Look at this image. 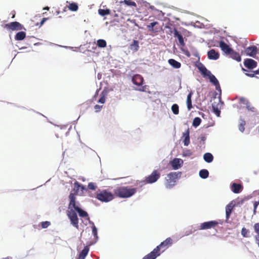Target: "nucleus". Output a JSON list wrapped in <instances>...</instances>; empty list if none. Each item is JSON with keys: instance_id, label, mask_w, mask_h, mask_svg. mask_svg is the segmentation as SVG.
Listing matches in <instances>:
<instances>
[{"instance_id": "12", "label": "nucleus", "mask_w": 259, "mask_h": 259, "mask_svg": "<svg viewBox=\"0 0 259 259\" xmlns=\"http://www.w3.org/2000/svg\"><path fill=\"white\" fill-rule=\"evenodd\" d=\"M120 4L122 8L125 9L126 7L129 6L132 9V11H134V9L137 8L136 3L132 0H124L120 2Z\"/></svg>"}, {"instance_id": "57", "label": "nucleus", "mask_w": 259, "mask_h": 259, "mask_svg": "<svg viewBox=\"0 0 259 259\" xmlns=\"http://www.w3.org/2000/svg\"><path fill=\"white\" fill-rule=\"evenodd\" d=\"M4 259H9L8 257L4 258Z\"/></svg>"}, {"instance_id": "45", "label": "nucleus", "mask_w": 259, "mask_h": 259, "mask_svg": "<svg viewBox=\"0 0 259 259\" xmlns=\"http://www.w3.org/2000/svg\"><path fill=\"white\" fill-rule=\"evenodd\" d=\"M92 233L95 237H97V229L95 227L94 224H93V226L92 227Z\"/></svg>"}, {"instance_id": "3", "label": "nucleus", "mask_w": 259, "mask_h": 259, "mask_svg": "<svg viewBox=\"0 0 259 259\" xmlns=\"http://www.w3.org/2000/svg\"><path fill=\"white\" fill-rule=\"evenodd\" d=\"M181 172H171L167 175L165 186L166 188H172L175 185L177 180L181 177Z\"/></svg>"}, {"instance_id": "46", "label": "nucleus", "mask_w": 259, "mask_h": 259, "mask_svg": "<svg viewBox=\"0 0 259 259\" xmlns=\"http://www.w3.org/2000/svg\"><path fill=\"white\" fill-rule=\"evenodd\" d=\"M213 112L217 115V116H220L221 111L217 107L214 106L212 107Z\"/></svg>"}, {"instance_id": "40", "label": "nucleus", "mask_w": 259, "mask_h": 259, "mask_svg": "<svg viewBox=\"0 0 259 259\" xmlns=\"http://www.w3.org/2000/svg\"><path fill=\"white\" fill-rule=\"evenodd\" d=\"M171 110L174 114H178L179 112V106L176 104L172 105Z\"/></svg>"}, {"instance_id": "38", "label": "nucleus", "mask_w": 259, "mask_h": 259, "mask_svg": "<svg viewBox=\"0 0 259 259\" xmlns=\"http://www.w3.org/2000/svg\"><path fill=\"white\" fill-rule=\"evenodd\" d=\"M107 96V93L102 92L101 94V97L98 101V102L100 103L104 104L105 102Z\"/></svg>"}, {"instance_id": "29", "label": "nucleus", "mask_w": 259, "mask_h": 259, "mask_svg": "<svg viewBox=\"0 0 259 259\" xmlns=\"http://www.w3.org/2000/svg\"><path fill=\"white\" fill-rule=\"evenodd\" d=\"M26 37V33L24 31H20L16 33L15 39L16 40H23Z\"/></svg>"}, {"instance_id": "13", "label": "nucleus", "mask_w": 259, "mask_h": 259, "mask_svg": "<svg viewBox=\"0 0 259 259\" xmlns=\"http://www.w3.org/2000/svg\"><path fill=\"white\" fill-rule=\"evenodd\" d=\"M197 67L201 75L204 77H208L211 74V72L208 70L201 63L198 65Z\"/></svg>"}, {"instance_id": "54", "label": "nucleus", "mask_w": 259, "mask_h": 259, "mask_svg": "<svg viewBox=\"0 0 259 259\" xmlns=\"http://www.w3.org/2000/svg\"><path fill=\"white\" fill-rule=\"evenodd\" d=\"M185 54L188 56V57H190V55L189 54V53L188 52H187V53H185Z\"/></svg>"}, {"instance_id": "18", "label": "nucleus", "mask_w": 259, "mask_h": 259, "mask_svg": "<svg viewBox=\"0 0 259 259\" xmlns=\"http://www.w3.org/2000/svg\"><path fill=\"white\" fill-rule=\"evenodd\" d=\"M243 189V187L241 184L233 183L231 186V189L234 193H239L241 192Z\"/></svg>"}, {"instance_id": "4", "label": "nucleus", "mask_w": 259, "mask_h": 259, "mask_svg": "<svg viewBox=\"0 0 259 259\" xmlns=\"http://www.w3.org/2000/svg\"><path fill=\"white\" fill-rule=\"evenodd\" d=\"M144 79L143 77L139 74H135L132 77L133 83L138 86V91L145 92L146 90V85H142Z\"/></svg>"}, {"instance_id": "14", "label": "nucleus", "mask_w": 259, "mask_h": 259, "mask_svg": "<svg viewBox=\"0 0 259 259\" xmlns=\"http://www.w3.org/2000/svg\"><path fill=\"white\" fill-rule=\"evenodd\" d=\"M235 206V202L234 201H232L229 203L226 207V218L227 220H228L230 217L232 211Z\"/></svg>"}, {"instance_id": "27", "label": "nucleus", "mask_w": 259, "mask_h": 259, "mask_svg": "<svg viewBox=\"0 0 259 259\" xmlns=\"http://www.w3.org/2000/svg\"><path fill=\"white\" fill-rule=\"evenodd\" d=\"M208 78H209L210 81L216 87L217 89H218V88H220L219 81L214 76V75L211 74Z\"/></svg>"}, {"instance_id": "48", "label": "nucleus", "mask_w": 259, "mask_h": 259, "mask_svg": "<svg viewBox=\"0 0 259 259\" xmlns=\"http://www.w3.org/2000/svg\"><path fill=\"white\" fill-rule=\"evenodd\" d=\"M102 108V106H100L98 105H96L94 107V108L97 112L99 111Z\"/></svg>"}, {"instance_id": "35", "label": "nucleus", "mask_w": 259, "mask_h": 259, "mask_svg": "<svg viewBox=\"0 0 259 259\" xmlns=\"http://www.w3.org/2000/svg\"><path fill=\"white\" fill-rule=\"evenodd\" d=\"M97 45L99 48H103L106 47L107 43L105 40L100 39L97 40Z\"/></svg>"}, {"instance_id": "6", "label": "nucleus", "mask_w": 259, "mask_h": 259, "mask_svg": "<svg viewBox=\"0 0 259 259\" xmlns=\"http://www.w3.org/2000/svg\"><path fill=\"white\" fill-rule=\"evenodd\" d=\"M67 215L69 219L71 224L76 228H78V219L73 208H68Z\"/></svg>"}, {"instance_id": "28", "label": "nucleus", "mask_w": 259, "mask_h": 259, "mask_svg": "<svg viewBox=\"0 0 259 259\" xmlns=\"http://www.w3.org/2000/svg\"><path fill=\"white\" fill-rule=\"evenodd\" d=\"M193 94L192 92H190L187 97V106L189 110H191L192 108L191 98Z\"/></svg>"}, {"instance_id": "52", "label": "nucleus", "mask_w": 259, "mask_h": 259, "mask_svg": "<svg viewBox=\"0 0 259 259\" xmlns=\"http://www.w3.org/2000/svg\"><path fill=\"white\" fill-rule=\"evenodd\" d=\"M244 200H245L244 199H241L240 200V201H239L238 203V204H242V203H243Z\"/></svg>"}, {"instance_id": "49", "label": "nucleus", "mask_w": 259, "mask_h": 259, "mask_svg": "<svg viewBox=\"0 0 259 259\" xmlns=\"http://www.w3.org/2000/svg\"><path fill=\"white\" fill-rule=\"evenodd\" d=\"M48 19H49L48 18H44L41 20V22H40V25H43V24H44V23H45V22H46V21Z\"/></svg>"}, {"instance_id": "44", "label": "nucleus", "mask_w": 259, "mask_h": 259, "mask_svg": "<svg viewBox=\"0 0 259 259\" xmlns=\"http://www.w3.org/2000/svg\"><path fill=\"white\" fill-rule=\"evenodd\" d=\"M88 187L90 190H95L97 188V186L96 184L94 183H89Z\"/></svg>"}, {"instance_id": "19", "label": "nucleus", "mask_w": 259, "mask_h": 259, "mask_svg": "<svg viewBox=\"0 0 259 259\" xmlns=\"http://www.w3.org/2000/svg\"><path fill=\"white\" fill-rule=\"evenodd\" d=\"M160 255L159 252L154 248L151 252L146 255L142 259H155Z\"/></svg>"}, {"instance_id": "1", "label": "nucleus", "mask_w": 259, "mask_h": 259, "mask_svg": "<svg viewBox=\"0 0 259 259\" xmlns=\"http://www.w3.org/2000/svg\"><path fill=\"white\" fill-rule=\"evenodd\" d=\"M136 192L137 189L136 188L120 187L115 190L114 194L120 198H128L134 195Z\"/></svg>"}, {"instance_id": "53", "label": "nucleus", "mask_w": 259, "mask_h": 259, "mask_svg": "<svg viewBox=\"0 0 259 259\" xmlns=\"http://www.w3.org/2000/svg\"><path fill=\"white\" fill-rule=\"evenodd\" d=\"M50 9V8L49 7H46L44 8V10H49Z\"/></svg>"}, {"instance_id": "41", "label": "nucleus", "mask_w": 259, "mask_h": 259, "mask_svg": "<svg viewBox=\"0 0 259 259\" xmlns=\"http://www.w3.org/2000/svg\"><path fill=\"white\" fill-rule=\"evenodd\" d=\"M241 235L243 237H249V231L244 227L242 228L241 229Z\"/></svg>"}, {"instance_id": "7", "label": "nucleus", "mask_w": 259, "mask_h": 259, "mask_svg": "<svg viewBox=\"0 0 259 259\" xmlns=\"http://www.w3.org/2000/svg\"><path fill=\"white\" fill-rule=\"evenodd\" d=\"M172 243V239L170 237H168L155 248L160 254L162 252H164L168 248L171 246Z\"/></svg>"}, {"instance_id": "51", "label": "nucleus", "mask_w": 259, "mask_h": 259, "mask_svg": "<svg viewBox=\"0 0 259 259\" xmlns=\"http://www.w3.org/2000/svg\"><path fill=\"white\" fill-rule=\"evenodd\" d=\"M253 72L254 73V75L255 74H259V69L258 70H255V71H253Z\"/></svg>"}, {"instance_id": "36", "label": "nucleus", "mask_w": 259, "mask_h": 259, "mask_svg": "<svg viewBox=\"0 0 259 259\" xmlns=\"http://www.w3.org/2000/svg\"><path fill=\"white\" fill-rule=\"evenodd\" d=\"M246 124V122L244 119H241L240 120V122L238 125L239 130L243 133L244 131L245 130V125Z\"/></svg>"}, {"instance_id": "24", "label": "nucleus", "mask_w": 259, "mask_h": 259, "mask_svg": "<svg viewBox=\"0 0 259 259\" xmlns=\"http://www.w3.org/2000/svg\"><path fill=\"white\" fill-rule=\"evenodd\" d=\"M229 56L230 58L237 61V62H240L241 60V56L239 53L234 51L233 50L231 51Z\"/></svg>"}, {"instance_id": "31", "label": "nucleus", "mask_w": 259, "mask_h": 259, "mask_svg": "<svg viewBox=\"0 0 259 259\" xmlns=\"http://www.w3.org/2000/svg\"><path fill=\"white\" fill-rule=\"evenodd\" d=\"M67 7L69 10L73 12L77 11L78 9V5L75 3H69Z\"/></svg>"}, {"instance_id": "23", "label": "nucleus", "mask_w": 259, "mask_h": 259, "mask_svg": "<svg viewBox=\"0 0 259 259\" xmlns=\"http://www.w3.org/2000/svg\"><path fill=\"white\" fill-rule=\"evenodd\" d=\"M181 162L183 163L182 160L179 158H175L171 162V165L174 169H177L181 167Z\"/></svg>"}, {"instance_id": "21", "label": "nucleus", "mask_w": 259, "mask_h": 259, "mask_svg": "<svg viewBox=\"0 0 259 259\" xmlns=\"http://www.w3.org/2000/svg\"><path fill=\"white\" fill-rule=\"evenodd\" d=\"M208 58L210 60H217L220 55L214 49H211L207 52Z\"/></svg>"}, {"instance_id": "39", "label": "nucleus", "mask_w": 259, "mask_h": 259, "mask_svg": "<svg viewBox=\"0 0 259 259\" xmlns=\"http://www.w3.org/2000/svg\"><path fill=\"white\" fill-rule=\"evenodd\" d=\"M201 122V119L199 117H195L194 118L192 125L194 127H197L200 125Z\"/></svg>"}, {"instance_id": "16", "label": "nucleus", "mask_w": 259, "mask_h": 259, "mask_svg": "<svg viewBox=\"0 0 259 259\" xmlns=\"http://www.w3.org/2000/svg\"><path fill=\"white\" fill-rule=\"evenodd\" d=\"M220 47L222 50L227 55H229L233 50L227 44L223 41L220 42Z\"/></svg>"}, {"instance_id": "25", "label": "nucleus", "mask_w": 259, "mask_h": 259, "mask_svg": "<svg viewBox=\"0 0 259 259\" xmlns=\"http://www.w3.org/2000/svg\"><path fill=\"white\" fill-rule=\"evenodd\" d=\"M168 62L171 66L176 69L180 68L181 66V64L179 62L173 59H169Z\"/></svg>"}, {"instance_id": "30", "label": "nucleus", "mask_w": 259, "mask_h": 259, "mask_svg": "<svg viewBox=\"0 0 259 259\" xmlns=\"http://www.w3.org/2000/svg\"><path fill=\"white\" fill-rule=\"evenodd\" d=\"M204 160L208 163H210L213 161V156L210 153H206L203 155Z\"/></svg>"}, {"instance_id": "2", "label": "nucleus", "mask_w": 259, "mask_h": 259, "mask_svg": "<svg viewBox=\"0 0 259 259\" xmlns=\"http://www.w3.org/2000/svg\"><path fill=\"white\" fill-rule=\"evenodd\" d=\"M76 194L70 193L69 195V203L68 208H73L75 211H77L79 215L82 218L88 217V213L76 205Z\"/></svg>"}, {"instance_id": "37", "label": "nucleus", "mask_w": 259, "mask_h": 259, "mask_svg": "<svg viewBox=\"0 0 259 259\" xmlns=\"http://www.w3.org/2000/svg\"><path fill=\"white\" fill-rule=\"evenodd\" d=\"M74 184V190L76 193L79 191V189H81V191H82L84 189L83 186L81 185L78 182H75Z\"/></svg>"}, {"instance_id": "33", "label": "nucleus", "mask_w": 259, "mask_h": 259, "mask_svg": "<svg viewBox=\"0 0 259 259\" xmlns=\"http://www.w3.org/2000/svg\"><path fill=\"white\" fill-rule=\"evenodd\" d=\"M111 11L109 9H99L98 10V14L101 16H105L106 15H108L110 14Z\"/></svg>"}, {"instance_id": "42", "label": "nucleus", "mask_w": 259, "mask_h": 259, "mask_svg": "<svg viewBox=\"0 0 259 259\" xmlns=\"http://www.w3.org/2000/svg\"><path fill=\"white\" fill-rule=\"evenodd\" d=\"M246 107L248 110L251 111L252 112H254L255 111V109L254 107L251 105V104L247 101L246 104Z\"/></svg>"}, {"instance_id": "11", "label": "nucleus", "mask_w": 259, "mask_h": 259, "mask_svg": "<svg viewBox=\"0 0 259 259\" xmlns=\"http://www.w3.org/2000/svg\"><path fill=\"white\" fill-rule=\"evenodd\" d=\"M4 27L11 30H19L23 29V26L18 22H12L6 24Z\"/></svg>"}, {"instance_id": "32", "label": "nucleus", "mask_w": 259, "mask_h": 259, "mask_svg": "<svg viewBox=\"0 0 259 259\" xmlns=\"http://www.w3.org/2000/svg\"><path fill=\"white\" fill-rule=\"evenodd\" d=\"M199 175L202 179H206L208 177L209 172L207 169H203L200 170Z\"/></svg>"}, {"instance_id": "9", "label": "nucleus", "mask_w": 259, "mask_h": 259, "mask_svg": "<svg viewBox=\"0 0 259 259\" xmlns=\"http://www.w3.org/2000/svg\"><path fill=\"white\" fill-rule=\"evenodd\" d=\"M219 222L217 221H211L201 223L199 226V230H207L215 228L218 227Z\"/></svg>"}, {"instance_id": "47", "label": "nucleus", "mask_w": 259, "mask_h": 259, "mask_svg": "<svg viewBox=\"0 0 259 259\" xmlns=\"http://www.w3.org/2000/svg\"><path fill=\"white\" fill-rule=\"evenodd\" d=\"M259 205V200L257 201H255L253 203V206H254V213L255 214V212H256V208H257V206Z\"/></svg>"}, {"instance_id": "55", "label": "nucleus", "mask_w": 259, "mask_h": 259, "mask_svg": "<svg viewBox=\"0 0 259 259\" xmlns=\"http://www.w3.org/2000/svg\"><path fill=\"white\" fill-rule=\"evenodd\" d=\"M205 140V137H202V140L204 141Z\"/></svg>"}, {"instance_id": "8", "label": "nucleus", "mask_w": 259, "mask_h": 259, "mask_svg": "<svg viewBox=\"0 0 259 259\" xmlns=\"http://www.w3.org/2000/svg\"><path fill=\"white\" fill-rule=\"evenodd\" d=\"M160 177V173L157 170H154L150 175L145 178V182L147 184L156 182Z\"/></svg>"}, {"instance_id": "26", "label": "nucleus", "mask_w": 259, "mask_h": 259, "mask_svg": "<svg viewBox=\"0 0 259 259\" xmlns=\"http://www.w3.org/2000/svg\"><path fill=\"white\" fill-rule=\"evenodd\" d=\"M89 251V247L87 246H85L83 250L80 252L78 259H85V257L88 254Z\"/></svg>"}, {"instance_id": "20", "label": "nucleus", "mask_w": 259, "mask_h": 259, "mask_svg": "<svg viewBox=\"0 0 259 259\" xmlns=\"http://www.w3.org/2000/svg\"><path fill=\"white\" fill-rule=\"evenodd\" d=\"M190 131L189 129L188 128L186 131L183 134L182 138H183V142L184 145L186 146H187L190 144Z\"/></svg>"}, {"instance_id": "15", "label": "nucleus", "mask_w": 259, "mask_h": 259, "mask_svg": "<svg viewBox=\"0 0 259 259\" xmlns=\"http://www.w3.org/2000/svg\"><path fill=\"white\" fill-rule=\"evenodd\" d=\"M244 66L248 69H253L257 66V62L253 59H247L244 62Z\"/></svg>"}, {"instance_id": "5", "label": "nucleus", "mask_w": 259, "mask_h": 259, "mask_svg": "<svg viewBox=\"0 0 259 259\" xmlns=\"http://www.w3.org/2000/svg\"><path fill=\"white\" fill-rule=\"evenodd\" d=\"M96 198L101 201L108 202L113 199V195L110 192L104 190L98 193Z\"/></svg>"}, {"instance_id": "43", "label": "nucleus", "mask_w": 259, "mask_h": 259, "mask_svg": "<svg viewBox=\"0 0 259 259\" xmlns=\"http://www.w3.org/2000/svg\"><path fill=\"white\" fill-rule=\"evenodd\" d=\"M40 225L41 228L45 229L48 228L51 225V223L49 221H45L41 222Z\"/></svg>"}, {"instance_id": "17", "label": "nucleus", "mask_w": 259, "mask_h": 259, "mask_svg": "<svg viewBox=\"0 0 259 259\" xmlns=\"http://www.w3.org/2000/svg\"><path fill=\"white\" fill-rule=\"evenodd\" d=\"M245 52L247 55L254 57L257 54V48L254 46L249 47L246 49Z\"/></svg>"}, {"instance_id": "56", "label": "nucleus", "mask_w": 259, "mask_h": 259, "mask_svg": "<svg viewBox=\"0 0 259 259\" xmlns=\"http://www.w3.org/2000/svg\"><path fill=\"white\" fill-rule=\"evenodd\" d=\"M240 101H245V100L244 99H240Z\"/></svg>"}, {"instance_id": "22", "label": "nucleus", "mask_w": 259, "mask_h": 259, "mask_svg": "<svg viewBox=\"0 0 259 259\" xmlns=\"http://www.w3.org/2000/svg\"><path fill=\"white\" fill-rule=\"evenodd\" d=\"M174 37L178 38L180 45L182 47H184L185 44L184 42L183 37L181 34H180L177 29H174Z\"/></svg>"}, {"instance_id": "50", "label": "nucleus", "mask_w": 259, "mask_h": 259, "mask_svg": "<svg viewBox=\"0 0 259 259\" xmlns=\"http://www.w3.org/2000/svg\"><path fill=\"white\" fill-rule=\"evenodd\" d=\"M246 75L247 76L251 77H253L255 76L253 71H252L251 73H246Z\"/></svg>"}, {"instance_id": "10", "label": "nucleus", "mask_w": 259, "mask_h": 259, "mask_svg": "<svg viewBox=\"0 0 259 259\" xmlns=\"http://www.w3.org/2000/svg\"><path fill=\"white\" fill-rule=\"evenodd\" d=\"M148 31L152 33H156L160 31L161 27L160 26L159 23L155 21L150 23L147 26Z\"/></svg>"}, {"instance_id": "34", "label": "nucleus", "mask_w": 259, "mask_h": 259, "mask_svg": "<svg viewBox=\"0 0 259 259\" xmlns=\"http://www.w3.org/2000/svg\"><path fill=\"white\" fill-rule=\"evenodd\" d=\"M130 49L135 51H138L139 49V41L134 40L130 46Z\"/></svg>"}]
</instances>
